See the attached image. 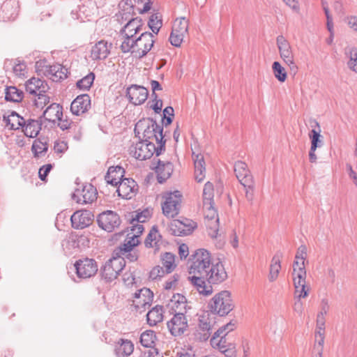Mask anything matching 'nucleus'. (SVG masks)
I'll list each match as a JSON object with an SVG mask.
<instances>
[{
	"instance_id": "obj_1",
	"label": "nucleus",
	"mask_w": 357,
	"mask_h": 357,
	"mask_svg": "<svg viewBox=\"0 0 357 357\" xmlns=\"http://www.w3.org/2000/svg\"><path fill=\"white\" fill-rule=\"evenodd\" d=\"M306 257V248L299 247L292 265V280L296 294L299 298H306L310 291V287L306 282L307 272L305 264Z\"/></svg>"
},
{
	"instance_id": "obj_2",
	"label": "nucleus",
	"mask_w": 357,
	"mask_h": 357,
	"mask_svg": "<svg viewBox=\"0 0 357 357\" xmlns=\"http://www.w3.org/2000/svg\"><path fill=\"white\" fill-rule=\"evenodd\" d=\"M163 128L158 125L155 120L151 118L139 121L135 127V135L138 136L142 134L141 140L144 142H155L158 145L164 143L165 146L166 140L164 139Z\"/></svg>"
},
{
	"instance_id": "obj_3",
	"label": "nucleus",
	"mask_w": 357,
	"mask_h": 357,
	"mask_svg": "<svg viewBox=\"0 0 357 357\" xmlns=\"http://www.w3.org/2000/svg\"><path fill=\"white\" fill-rule=\"evenodd\" d=\"M211 265L197 264L190 266V273L194 274V275L189 277V279L192 284L196 287L199 293L204 296H209L213 291L212 286L207 285L205 281L206 276L208 275V271Z\"/></svg>"
},
{
	"instance_id": "obj_4",
	"label": "nucleus",
	"mask_w": 357,
	"mask_h": 357,
	"mask_svg": "<svg viewBox=\"0 0 357 357\" xmlns=\"http://www.w3.org/2000/svg\"><path fill=\"white\" fill-rule=\"evenodd\" d=\"M165 150L164 143L156 146L153 142H148L140 140L135 145L131 146L130 153L137 160H145L151 158L154 153L156 156L160 155Z\"/></svg>"
},
{
	"instance_id": "obj_5",
	"label": "nucleus",
	"mask_w": 357,
	"mask_h": 357,
	"mask_svg": "<svg viewBox=\"0 0 357 357\" xmlns=\"http://www.w3.org/2000/svg\"><path fill=\"white\" fill-rule=\"evenodd\" d=\"M209 305L212 312L222 317L228 314L234 308L230 292L225 290L218 293L212 298Z\"/></svg>"
},
{
	"instance_id": "obj_6",
	"label": "nucleus",
	"mask_w": 357,
	"mask_h": 357,
	"mask_svg": "<svg viewBox=\"0 0 357 357\" xmlns=\"http://www.w3.org/2000/svg\"><path fill=\"white\" fill-rule=\"evenodd\" d=\"M165 199L162 204V213L167 218H174L177 216L180 212L182 194L178 190L166 192L163 195Z\"/></svg>"
},
{
	"instance_id": "obj_7",
	"label": "nucleus",
	"mask_w": 357,
	"mask_h": 357,
	"mask_svg": "<svg viewBox=\"0 0 357 357\" xmlns=\"http://www.w3.org/2000/svg\"><path fill=\"white\" fill-rule=\"evenodd\" d=\"M126 266L124 257H113L100 268L102 278L107 282L115 280Z\"/></svg>"
},
{
	"instance_id": "obj_8",
	"label": "nucleus",
	"mask_w": 357,
	"mask_h": 357,
	"mask_svg": "<svg viewBox=\"0 0 357 357\" xmlns=\"http://www.w3.org/2000/svg\"><path fill=\"white\" fill-rule=\"evenodd\" d=\"M155 43V35L151 32L145 31L135 38V56L142 59L152 49Z\"/></svg>"
},
{
	"instance_id": "obj_9",
	"label": "nucleus",
	"mask_w": 357,
	"mask_h": 357,
	"mask_svg": "<svg viewBox=\"0 0 357 357\" xmlns=\"http://www.w3.org/2000/svg\"><path fill=\"white\" fill-rule=\"evenodd\" d=\"M74 266L77 275L79 278H89L95 275L98 271V265L96 260L87 257L77 260Z\"/></svg>"
},
{
	"instance_id": "obj_10",
	"label": "nucleus",
	"mask_w": 357,
	"mask_h": 357,
	"mask_svg": "<svg viewBox=\"0 0 357 357\" xmlns=\"http://www.w3.org/2000/svg\"><path fill=\"white\" fill-rule=\"evenodd\" d=\"M134 298L132 305L136 312L142 314L151 306L153 293L149 289L144 287L135 293Z\"/></svg>"
},
{
	"instance_id": "obj_11",
	"label": "nucleus",
	"mask_w": 357,
	"mask_h": 357,
	"mask_svg": "<svg viewBox=\"0 0 357 357\" xmlns=\"http://www.w3.org/2000/svg\"><path fill=\"white\" fill-rule=\"evenodd\" d=\"M97 222L100 228L111 232L119 227L121 219L116 213L112 211H107L99 214Z\"/></svg>"
},
{
	"instance_id": "obj_12",
	"label": "nucleus",
	"mask_w": 357,
	"mask_h": 357,
	"mask_svg": "<svg viewBox=\"0 0 357 357\" xmlns=\"http://www.w3.org/2000/svg\"><path fill=\"white\" fill-rule=\"evenodd\" d=\"M277 46L283 61L290 68H296L294 56L289 41L282 35L276 38Z\"/></svg>"
},
{
	"instance_id": "obj_13",
	"label": "nucleus",
	"mask_w": 357,
	"mask_h": 357,
	"mask_svg": "<svg viewBox=\"0 0 357 357\" xmlns=\"http://www.w3.org/2000/svg\"><path fill=\"white\" fill-rule=\"evenodd\" d=\"M167 326L173 336L177 337L183 335L188 328L185 313H174L173 317L167 321Z\"/></svg>"
},
{
	"instance_id": "obj_14",
	"label": "nucleus",
	"mask_w": 357,
	"mask_h": 357,
	"mask_svg": "<svg viewBox=\"0 0 357 357\" xmlns=\"http://www.w3.org/2000/svg\"><path fill=\"white\" fill-rule=\"evenodd\" d=\"M226 336L227 333L222 334V330H218L211 339V344L226 356L231 357L234 353V347L231 343L227 342Z\"/></svg>"
},
{
	"instance_id": "obj_15",
	"label": "nucleus",
	"mask_w": 357,
	"mask_h": 357,
	"mask_svg": "<svg viewBox=\"0 0 357 357\" xmlns=\"http://www.w3.org/2000/svg\"><path fill=\"white\" fill-rule=\"evenodd\" d=\"M206 276L205 281L207 285L218 284L227 278V273L222 262L211 264Z\"/></svg>"
},
{
	"instance_id": "obj_16",
	"label": "nucleus",
	"mask_w": 357,
	"mask_h": 357,
	"mask_svg": "<svg viewBox=\"0 0 357 357\" xmlns=\"http://www.w3.org/2000/svg\"><path fill=\"white\" fill-rule=\"evenodd\" d=\"M316 128L312 129L308 134L310 139L311 146L309 151V160L312 163H315L317 160L316 150L324 145V137L321 135V128L318 122H315Z\"/></svg>"
},
{
	"instance_id": "obj_17",
	"label": "nucleus",
	"mask_w": 357,
	"mask_h": 357,
	"mask_svg": "<svg viewBox=\"0 0 357 357\" xmlns=\"http://www.w3.org/2000/svg\"><path fill=\"white\" fill-rule=\"evenodd\" d=\"M97 190L91 184L87 183L83 185L82 189H77L73 195V198L79 204L92 203L97 199Z\"/></svg>"
},
{
	"instance_id": "obj_18",
	"label": "nucleus",
	"mask_w": 357,
	"mask_h": 357,
	"mask_svg": "<svg viewBox=\"0 0 357 357\" xmlns=\"http://www.w3.org/2000/svg\"><path fill=\"white\" fill-rule=\"evenodd\" d=\"M93 217V214L90 211H77L70 218L72 227L75 229H84L92 224Z\"/></svg>"
},
{
	"instance_id": "obj_19",
	"label": "nucleus",
	"mask_w": 357,
	"mask_h": 357,
	"mask_svg": "<svg viewBox=\"0 0 357 357\" xmlns=\"http://www.w3.org/2000/svg\"><path fill=\"white\" fill-rule=\"evenodd\" d=\"M149 95L148 90L142 86L132 84L126 90V97L130 102L135 105H139L144 103Z\"/></svg>"
},
{
	"instance_id": "obj_20",
	"label": "nucleus",
	"mask_w": 357,
	"mask_h": 357,
	"mask_svg": "<svg viewBox=\"0 0 357 357\" xmlns=\"http://www.w3.org/2000/svg\"><path fill=\"white\" fill-rule=\"evenodd\" d=\"M138 190V185L132 178H125L119 183L116 192L123 199H131Z\"/></svg>"
},
{
	"instance_id": "obj_21",
	"label": "nucleus",
	"mask_w": 357,
	"mask_h": 357,
	"mask_svg": "<svg viewBox=\"0 0 357 357\" xmlns=\"http://www.w3.org/2000/svg\"><path fill=\"white\" fill-rule=\"evenodd\" d=\"M91 107V98L88 94L78 96L70 105V111L75 115L79 116Z\"/></svg>"
},
{
	"instance_id": "obj_22",
	"label": "nucleus",
	"mask_w": 357,
	"mask_h": 357,
	"mask_svg": "<svg viewBox=\"0 0 357 357\" xmlns=\"http://www.w3.org/2000/svg\"><path fill=\"white\" fill-rule=\"evenodd\" d=\"M157 165L154 167L157 174V180L158 183H162L170 177L173 172L174 166L170 162H164L158 159Z\"/></svg>"
},
{
	"instance_id": "obj_23",
	"label": "nucleus",
	"mask_w": 357,
	"mask_h": 357,
	"mask_svg": "<svg viewBox=\"0 0 357 357\" xmlns=\"http://www.w3.org/2000/svg\"><path fill=\"white\" fill-rule=\"evenodd\" d=\"M49 86L45 80L32 77L26 82V91L30 94L38 95L40 93H46Z\"/></svg>"
},
{
	"instance_id": "obj_24",
	"label": "nucleus",
	"mask_w": 357,
	"mask_h": 357,
	"mask_svg": "<svg viewBox=\"0 0 357 357\" xmlns=\"http://www.w3.org/2000/svg\"><path fill=\"white\" fill-rule=\"evenodd\" d=\"M167 306L172 310V313H186L187 300L182 294H176L172 296Z\"/></svg>"
},
{
	"instance_id": "obj_25",
	"label": "nucleus",
	"mask_w": 357,
	"mask_h": 357,
	"mask_svg": "<svg viewBox=\"0 0 357 357\" xmlns=\"http://www.w3.org/2000/svg\"><path fill=\"white\" fill-rule=\"evenodd\" d=\"M111 44L105 40L96 43L91 49V56L93 60H102L107 57L110 52Z\"/></svg>"
},
{
	"instance_id": "obj_26",
	"label": "nucleus",
	"mask_w": 357,
	"mask_h": 357,
	"mask_svg": "<svg viewBox=\"0 0 357 357\" xmlns=\"http://www.w3.org/2000/svg\"><path fill=\"white\" fill-rule=\"evenodd\" d=\"M42 126V116L38 120L29 119L25 120L22 131L26 137L34 138L39 134Z\"/></svg>"
},
{
	"instance_id": "obj_27",
	"label": "nucleus",
	"mask_w": 357,
	"mask_h": 357,
	"mask_svg": "<svg viewBox=\"0 0 357 357\" xmlns=\"http://www.w3.org/2000/svg\"><path fill=\"white\" fill-rule=\"evenodd\" d=\"M63 107L59 104L52 103L43 112L42 118L49 122L55 123L56 120H61L63 117Z\"/></svg>"
},
{
	"instance_id": "obj_28",
	"label": "nucleus",
	"mask_w": 357,
	"mask_h": 357,
	"mask_svg": "<svg viewBox=\"0 0 357 357\" xmlns=\"http://www.w3.org/2000/svg\"><path fill=\"white\" fill-rule=\"evenodd\" d=\"M142 20L139 17L132 18L121 30V34L135 38V35L142 31Z\"/></svg>"
},
{
	"instance_id": "obj_29",
	"label": "nucleus",
	"mask_w": 357,
	"mask_h": 357,
	"mask_svg": "<svg viewBox=\"0 0 357 357\" xmlns=\"http://www.w3.org/2000/svg\"><path fill=\"white\" fill-rule=\"evenodd\" d=\"M124 169L120 166L109 167L107 172L105 176V179L108 184L116 186L122 180Z\"/></svg>"
},
{
	"instance_id": "obj_30",
	"label": "nucleus",
	"mask_w": 357,
	"mask_h": 357,
	"mask_svg": "<svg viewBox=\"0 0 357 357\" xmlns=\"http://www.w3.org/2000/svg\"><path fill=\"white\" fill-rule=\"evenodd\" d=\"M164 318L163 306L157 305L146 314L147 324L150 326H155L162 321Z\"/></svg>"
},
{
	"instance_id": "obj_31",
	"label": "nucleus",
	"mask_w": 357,
	"mask_h": 357,
	"mask_svg": "<svg viewBox=\"0 0 357 357\" xmlns=\"http://www.w3.org/2000/svg\"><path fill=\"white\" fill-rule=\"evenodd\" d=\"M134 351L133 343L128 340L119 339L115 347V354L117 357H126L132 354Z\"/></svg>"
},
{
	"instance_id": "obj_32",
	"label": "nucleus",
	"mask_w": 357,
	"mask_h": 357,
	"mask_svg": "<svg viewBox=\"0 0 357 357\" xmlns=\"http://www.w3.org/2000/svg\"><path fill=\"white\" fill-rule=\"evenodd\" d=\"M195 165V177L197 182H202L205 178V162L202 154L192 153Z\"/></svg>"
},
{
	"instance_id": "obj_33",
	"label": "nucleus",
	"mask_w": 357,
	"mask_h": 357,
	"mask_svg": "<svg viewBox=\"0 0 357 357\" xmlns=\"http://www.w3.org/2000/svg\"><path fill=\"white\" fill-rule=\"evenodd\" d=\"M281 271V260L279 256H274L269 266L268 280L270 282H275L280 275Z\"/></svg>"
},
{
	"instance_id": "obj_34",
	"label": "nucleus",
	"mask_w": 357,
	"mask_h": 357,
	"mask_svg": "<svg viewBox=\"0 0 357 357\" xmlns=\"http://www.w3.org/2000/svg\"><path fill=\"white\" fill-rule=\"evenodd\" d=\"M191 265H196L197 264H211L210 253L204 249H199L192 256Z\"/></svg>"
},
{
	"instance_id": "obj_35",
	"label": "nucleus",
	"mask_w": 357,
	"mask_h": 357,
	"mask_svg": "<svg viewBox=\"0 0 357 357\" xmlns=\"http://www.w3.org/2000/svg\"><path fill=\"white\" fill-rule=\"evenodd\" d=\"M3 121L8 126H10V129L12 130H18L20 128H22L25 122V119L15 112H13L8 117L3 116Z\"/></svg>"
},
{
	"instance_id": "obj_36",
	"label": "nucleus",
	"mask_w": 357,
	"mask_h": 357,
	"mask_svg": "<svg viewBox=\"0 0 357 357\" xmlns=\"http://www.w3.org/2000/svg\"><path fill=\"white\" fill-rule=\"evenodd\" d=\"M24 93L15 86H7L5 89V99L6 101L18 102L22 100Z\"/></svg>"
},
{
	"instance_id": "obj_37",
	"label": "nucleus",
	"mask_w": 357,
	"mask_h": 357,
	"mask_svg": "<svg viewBox=\"0 0 357 357\" xmlns=\"http://www.w3.org/2000/svg\"><path fill=\"white\" fill-rule=\"evenodd\" d=\"M161 238V235L159 234L156 226H153L146 236L144 244L147 248H156L158 249V242Z\"/></svg>"
},
{
	"instance_id": "obj_38",
	"label": "nucleus",
	"mask_w": 357,
	"mask_h": 357,
	"mask_svg": "<svg viewBox=\"0 0 357 357\" xmlns=\"http://www.w3.org/2000/svg\"><path fill=\"white\" fill-rule=\"evenodd\" d=\"M157 340L155 333L152 330H146L140 335V343L146 348H153Z\"/></svg>"
},
{
	"instance_id": "obj_39",
	"label": "nucleus",
	"mask_w": 357,
	"mask_h": 357,
	"mask_svg": "<svg viewBox=\"0 0 357 357\" xmlns=\"http://www.w3.org/2000/svg\"><path fill=\"white\" fill-rule=\"evenodd\" d=\"M324 335L321 331L316 334L315 342L312 351V357H323Z\"/></svg>"
},
{
	"instance_id": "obj_40",
	"label": "nucleus",
	"mask_w": 357,
	"mask_h": 357,
	"mask_svg": "<svg viewBox=\"0 0 357 357\" xmlns=\"http://www.w3.org/2000/svg\"><path fill=\"white\" fill-rule=\"evenodd\" d=\"M213 185L211 182H207L203 190L204 207H211V204L213 203Z\"/></svg>"
},
{
	"instance_id": "obj_41",
	"label": "nucleus",
	"mask_w": 357,
	"mask_h": 357,
	"mask_svg": "<svg viewBox=\"0 0 357 357\" xmlns=\"http://www.w3.org/2000/svg\"><path fill=\"white\" fill-rule=\"evenodd\" d=\"M123 36V41L121 45H120V49L123 53H131L135 56V38L130 37L129 36H126L125 34H121Z\"/></svg>"
},
{
	"instance_id": "obj_42",
	"label": "nucleus",
	"mask_w": 357,
	"mask_h": 357,
	"mask_svg": "<svg viewBox=\"0 0 357 357\" xmlns=\"http://www.w3.org/2000/svg\"><path fill=\"white\" fill-rule=\"evenodd\" d=\"M148 26L153 35H157L162 26V20L160 13H154L151 15L148 22Z\"/></svg>"
},
{
	"instance_id": "obj_43",
	"label": "nucleus",
	"mask_w": 357,
	"mask_h": 357,
	"mask_svg": "<svg viewBox=\"0 0 357 357\" xmlns=\"http://www.w3.org/2000/svg\"><path fill=\"white\" fill-rule=\"evenodd\" d=\"M234 171L239 183L245 187V163L242 161H237L234 166Z\"/></svg>"
},
{
	"instance_id": "obj_44",
	"label": "nucleus",
	"mask_w": 357,
	"mask_h": 357,
	"mask_svg": "<svg viewBox=\"0 0 357 357\" xmlns=\"http://www.w3.org/2000/svg\"><path fill=\"white\" fill-rule=\"evenodd\" d=\"M188 20L185 17L176 18L172 31L186 35L188 31Z\"/></svg>"
},
{
	"instance_id": "obj_45",
	"label": "nucleus",
	"mask_w": 357,
	"mask_h": 357,
	"mask_svg": "<svg viewBox=\"0 0 357 357\" xmlns=\"http://www.w3.org/2000/svg\"><path fill=\"white\" fill-rule=\"evenodd\" d=\"M175 256L171 252H165L162 257V264L165 268L166 273H169L175 268Z\"/></svg>"
},
{
	"instance_id": "obj_46",
	"label": "nucleus",
	"mask_w": 357,
	"mask_h": 357,
	"mask_svg": "<svg viewBox=\"0 0 357 357\" xmlns=\"http://www.w3.org/2000/svg\"><path fill=\"white\" fill-rule=\"evenodd\" d=\"M48 150L47 142H42L40 139L36 140L31 146V151L35 158L43 155Z\"/></svg>"
},
{
	"instance_id": "obj_47",
	"label": "nucleus",
	"mask_w": 357,
	"mask_h": 357,
	"mask_svg": "<svg viewBox=\"0 0 357 357\" xmlns=\"http://www.w3.org/2000/svg\"><path fill=\"white\" fill-rule=\"evenodd\" d=\"M95 79V75L93 73H90L82 79L78 80L76 86L78 89L84 91H89Z\"/></svg>"
},
{
	"instance_id": "obj_48",
	"label": "nucleus",
	"mask_w": 357,
	"mask_h": 357,
	"mask_svg": "<svg viewBox=\"0 0 357 357\" xmlns=\"http://www.w3.org/2000/svg\"><path fill=\"white\" fill-rule=\"evenodd\" d=\"M273 72L275 78L280 82H284L287 79V74L283 66L278 62L275 61L273 63Z\"/></svg>"
},
{
	"instance_id": "obj_49",
	"label": "nucleus",
	"mask_w": 357,
	"mask_h": 357,
	"mask_svg": "<svg viewBox=\"0 0 357 357\" xmlns=\"http://www.w3.org/2000/svg\"><path fill=\"white\" fill-rule=\"evenodd\" d=\"M199 328L204 332L202 337L200 338L203 340H208L212 330V326L208 321V318L202 317V319H199Z\"/></svg>"
},
{
	"instance_id": "obj_50",
	"label": "nucleus",
	"mask_w": 357,
	"mask_h": 357,
	"mask_svg": "<svg viewBox=\"0 0 357 357\" xmlns=\"http://www.w3.org/2000/svg\"><path fill=\"white\" fill-rule=\"evenodd\" d=\"M177 224L175 225L176 227H178L177 234L176 231H174V234L178 236H186L192 233L193 229L195 227V223L192 222V224H190L189 225H186L181 221H177Z\"/></svg>"
},
{
	"instance_id": "obj_51",
	"label": "nucleus",
	"mask_w": 357,
	"mask_h": 357,
	"mask_svg": "<svg viewBox=\"0 0 357 357\" xmlns=\"http://www.w3.org/2000/svg\"><path fill=\"white\" fill-rule=\"evenodd\" d=\"M151 216V212L149 209H145L142 212H135V215H132L131 224L134 222H145Z\"/></svg>"
},
{
	"instance_id": "obj_52",
	"label": "nucleus",
	"mask_w": 357,
	"mask_h": 357,
	"mask_svg": "<svg viewBox=\"0 0 357 357\" xmlns=\"http://www.w3.org/2000/svg\"><path fill=\"white\" fill-rule=\"evenodd\" d=\"M128 238L129 239L128 241H125V242L120 247L121 253L133 250V248L137 245L139 243L137 238V236L136 235H133Z\"/></svg>"
},
{
	"instance_id": "obj_53",
	"label": "nucleus",
	"mask_w": 357,
	"mask_h": 357,
	"mask_svg": "<svg viewBox=\"0 0 357 357\" xmlns=\"http://www.w3.org/2000/svg\"><path fill=\"white\" fill-rule=\"evenodd\" d=\"M347 61L348 68L353 72L357 73V48L353 47L350 50Z\"/></svg>"
},
{
	"instance_id": "obj_54",
	"label": "nucleus",
	"mask_w": 357,
	"mask_h": 357,
	"mask_svg": "<svg viewBox=\"0 0 357 357\" xmlns=\"http://www.w3.org/2000/svg\"><path fill=\"white\" fill-rule=\"evenodd\" d=\"M185 35L172 31L169 36L170 43L175 47H180Z\"/></svg>"
},
{
	"instance_id": "obj_55",
	"label": "nucleus",
	"mask_w": 357,
	"mask_h": 357,
	"mask_svg": "<svg viewBox=\"0 0 357 357\" xmlns=\"http://www.w3.org/2000/svg\"><path fill=\"white\" fill-rule=\"evenodd\" d=\"M166 273V270H164L163 267L156 266L150 271L149 278L152 280H156L163 277Z\"/></svg>"
},
{
	"instance_id": "obj_56",
	"label": "nucleus",
	"mask_w": 357,
	"mask_h": 357,
	"mask_svg": "<svg viewBox=\"0 0 357 357\" xmlns=\"http://www.w3.org/2000/svg\"><path fill=\"white\" fill-rule=\"evenodd\" d=\"M45 93H40V94L36 95L37 98L34 101L36 107L43 109L44 106L50 102V97Z\"/></svg>"
},
{
	"instance_id": "obj_57",
	"label": "nucleus",
	"mask_w": 357,
	"mask_h": 357,
	"mask_svg": "<svg viewBox=\"0 0 357 357\" xmlns=\"http://www.w3.org/2000/svg\"><path fill=\"white\" fill-rule=\"evenodd\" d=\"M218 222L219 218H217L215 220L211 222H208L206 224L208 227V234L211 238H216L218 232Z\"/></svg>"
},
{
	"instance_id": "obj_58",
	"label": "nucleus",
	"mask_w": 357,
	"mask_h": 357,
	"mask_svg": "<svg viewBox=\"0 0 357 357\" xmlns=\"http://www.w3.org/2000/svg\"><path fill=\"white\" fill-rule=\"evenodd\" d=\"M204 208L205 210V218L208 220V222H213L218 218L213 203L211 204V207H204Z\"/></svg>"
},
{
	"instance_id": "obj_59",
	"label": "nucleus",
	"mask_w": 357,
	"mask_h": 357,
	"mask_svg": "<svg viewBox=\"0 0 357 357\" xmlns=\"http://www.w3.org/2000/svg\"><path fill=\"white\" fill-rule=\"evenodd\" d=\"M53 165L52 164H47L43 165L38 171V176L41 181H45L46 180V178L52 169Z\"/></svg>"
},
{
	"instance_id": "obj_60",
	"label": "nucleus",
	"mask_w": 357,
	"mask_h": 357,
	"mask_svg": "<svg viewBox=\"0 0 357 357\" xmlns=\"http://www.w3.org/2000/svg\"><path fill=\"white\" fill-rule=\"evenodd\" d=\"M345 22L347 25L357 33V16L356 15H349L345 18Z\"/></svg>"
},
{
	"instance_id": "obj_61",
	"label": "nucleus",
	"mask_w": 357,
	"mask_h": 357,
	"mask_svg": "<svg viewBox=\"0 0 357 357\" xmlns=\"http://www.w3.org/2000/svg\"><path fill=\"white\" fill-rule=\"evenodd\" d=\"M68 69L64 66H61V69H59L53 77V82H59L61 79H64L67 77Z\"/></svg>"
},
{
	"instance_id": "obj_62",
	"label": "nucleus",
	"mask_w": 357,
	"mask_h": 357,
	"mask_svg": "<svg viewBox=\"0 0 357 357\" xmlns=\"http://www.w3.org/2000/svg\"><path fill=\"white\" fill-rule=\"evenodd\" d=\"M68 149V144L64 141L56 142L54 145V150L57 153H63Z\"/></svg>"
},
{
	"instance_id": "obj_63",
	"label": "nucleus",
	"mask_w": 357,
	"mask_h": 357,
	"mask_svg": "<svg viewBox=\"0 0 357 357\" xmlns=\"http://www.w3.org/2000/svg\"><path fill=\"white\" fill-rule=\"evenodd\" d=\"M59 69H61V65L60 64L47 66L45 70V74L46 75L50 76V79L53 81V77H54V75Z\"/></svg>"
},
{
	"instance_id": "obj_64",
	"label": "nucleus",
	"mask_w": 357,
	"mask_h": 357,
	"mask_svg": "<svg viewBox=\"0 0 357 357\" xmlns=\"http://www.w3.org/2000/svg\"><path fill=\"white\" fill-rule=\"evenodd\" d=\"M25 69L26 65L24 63H15L13 68V73L17 76L24 75Z\"/></svg>"
}]
</instances>
